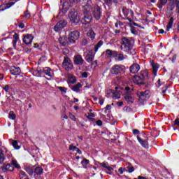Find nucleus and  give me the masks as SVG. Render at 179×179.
Returning <instances> with one entry per match:
<instances>
[{
  "label": "nucleus",
  "mask_w": 179,
  "mask_h": 179,
  "mask_svg": "<svg viewBox=\"0 0 179 179\" xmlns=\"http://www.w3.org/2000/svg\"><path fill=\"white\" fill-rule=\"evenodd\" d=\"M133 134L134 135H138V134H139V130H138V129H133Z\"/></svg>",
  "instance_id": "bf43d9fd"
},
{
  "label": "nucleus",
  "mask_w": 179,
  "mask_h": 179,
  "mask_svg": "<svg viewBox=\"0 0 179 179\" xmlns=\"http://www.w3.org/2000/svg\"><path fill=\"white\" fill-rule=\"evenodd\" d=\"M24 17H26V19H30V13H29V10H26L24 13Z\"/></svg>",
  "instance_id": "79ce46f5"
},
{
  "label": "nucleus",
  "mask_w": 179,
  "mask_h": 179,
  "mask_svg": "<svg viewBox=\"0 0 179 179\" xmlns=\"http://www.w3.org/2000/svg\"><path fill=\"white\" fill-rule=\"evenodd\" d=\"M88 115H90V117H95V116H96V115H94V113H88Z\"/></svg>",
  "instance_id": "338daca9"
},
{
  "label": "nucleus",
  "mask_w": 179,
  "mask_h": 179,
  "mask_svg": "<svg viewBox=\"0 0 179 179\" xmlns=\"http://www.w3.org/2000/svg\"><path fill=\"white\" fill-rule=\"evenodd\" d=\"M106 5L108 6H110V5H113V3H115V0H103Z\"/></svg>",
  "instance_id": "c9c22d12"
},
{
  "label": "nucleus",
  "mask_w": 179,
  "mask_h": 179,
  "mask_svg": "<svg viewBox=\"0 0 179 179\" xmlns=\"http://www.w3.org/2000/svg\"><path fill=\"white\" fill-rule=\"evenodd\" d=\"M20 179H29L26 173L23 171H20Z\"/></svg>",
  "instance_id": "473e14b6"
},
{
  "label": "nucleus",
  "mask_w": 179,
  "mask_h": 179,
  "mask_svg": "<svg viewBox=\"0 0 179 179\" xmlns=\"http://www.w3.org/2000/svg\"><path fill=\"white\" fill-rule=\"evenodd\" d=\"M71 3H78V2H80V0H69Z\"/></svg>",
  "instance_id": "6e6d98bb"
},
{
  "label": "nucleus",
  "mask_w": 179,
  "mask_h": 179,
  "mask_svg": "<svg viewBox=\"0 0 179 179\" xmlns=\"http://www.w3.org/2000/svg\"><path fill=\"white\" fill-rule=\"evenodd\" d=\"M110 73L112 75H121V73H124V69L119 65H115L110 69Z\"/></svg>",
  "instance_id": "9d476101"
},
{
  "label": "nucleus",
  "mask_w": 179,
  "mask_h": 179,
  "mask_svg": "<svg viewBox=\"0 0 179 179\" xmlns=\"http://www.w3.org/2000/svg\"><path fill=\"white\" fill-rule=\"evenodd\" d=\"M83 17L81 19L83 24H89L93 20V16L92 15V6L87 4L84 6L83 10Z\"/></svg>",
  "instance_id": "f257e3e1"
},
{
  "label": "nucleus",
  "mask_w": 179,
  "mask_h": 179,
  "mask_svg": "<svg viewBox=\"0 0 179 179\" xmlns=\"http://www.w3.org/2000/svg\"><path fill=\"white\" fill-rule=\"evenodd\" d=\"M152 73L156 76V75H157V69H159V66H157V64L152 63Z\"/></svg>",
  "instance_id": "a878e982"
},
{
  "label": "nucleus",
  "mask_w": 179,
  "mask_h": 179,
  "mask_svg": "<svg viewBox=\"0 0 179 179\" xmlns=\"http://www.w3.org/2000/svg\"><path fill=\"white\" fill-rule=\"evenodd\" d=\"M96 125L101 127V125H103V122L101 120L96 121Z\"/></svg>",
  "instance_id": "4d7b16f0"
},
{
  "label": "nucleus",
  "mask_w": 179,
  "mask_h": 179,
  "mask_svg": "<svg viewBox=\"0 0 179 179\" xmlns=\"http://www.w3.org/2000/svg\"><path fill=\"white\" fill-rule=\"evenodd\" d=\"M87 43H88L87 39L84 38L82 41L81 45H86L87 44Z\"/></svg>",
  "instance_id": "09e8293b"
},
{
  "label": "nucleus",
  "mask_w": 179,
  "mask_h": 179,
  "mask_svg": "<svg viewBox=\"0 0 179 179\" xmlns=\"http://www.w3.org/2000/svg\"><path fill=\"white\" fill-rule=\"evenodd\" d=\"M1 170L4 173H6V171H13V170H15V168L13 167V165H10V164H3L1 166Z\"/></svg>",
  "instance_id": "2eb2a0df"
},
{
  "label": "nucleus",
  "mask_w": 179,
  "mask_h": 179,
  "mask_svg": "<svg viewBox=\"0 0 179 179\" xmlns=\"http://www.w3.org/2000/svg\"><path fill=\"white\" fill-rule=\"evenodd\" d=\"M13 38L15 41H18L19 40V34L15 33V34L13 35Z\"/></svg>",
  "instance_id": "8fccbe9b"
},
{
  "label": "nucleus",
  "mask_w": 179,
  "mask_h": 179,
  "mask_svg": "<svg viewBox=\"0 0 179 179\" xmlns=\"http://www.w3.org/2000/svg\"><path fill=\"white\" fill-rule=\"evenodd\" d=\"M167 1L168 0H159V3L157 4V7L159 9H162L163 8V6H164V5H166V3H167Z\"/></svg>",
  "instance_id": "2f4dec72"
},
{
  "label": "nucleus",
  "mask_w": 179,
  "mask_h": 179,
  "mask_svg": "<svg viewBox=\"0 0 179 179\" xmlns=\"http://www.w3.org/2000/svg\"><path fill=\"white\" fill-rule=\"evenodd\" d=\"M103 103H104V99H99V104H101V106H102Z\"/></svg>",
  "instance_id": "774afa93"
},
{
  "label": "nucleus",
  "mask_w": 179,
  "mask_h": 179,
  "mask_svg": "<svg viewBox=\"0 0 179 179\" xmlns=\"http://www.w3.org/2000/svg\"><path fill=\"white\" fill-rule=\"evenodd\" d=\"M43 73H45L50 78H52V73H51V68L45 67L43 69Z\"/></svg>",
  "instance_id": "5701e85b"
},
{
  "label": "nucleus",
  "mask_w": 179,
  "mask_h": 179,
  "mask_svg": "<svg viewBox=\"0 0 179 179\" xmlns=\"http://www.w3.org/2000/svg\"><path fill=\"white\" fill-rule=\"evenodd\" d=\"M82 76L83 78H87V73L86 72L83 73Z\"/></svg>",
  "instance_id": "e2e57ef3"
},
{
  "label": "nucleus",
  "mask_w": 179,
  "mask_h": 179,
  "mask_svg": "<svg viewBox=\"0 0 179 179\" xmlns=\"http://www.w3.org/2000/svg\"><path fill=\"white\" fill-rule=\"evenodd\" d=\"M87 37H89L90 38H91V40H94L95 37H96V34L94 33V31H93V29H90L87 34Z\"/></svg>",
  "instance_id": "4be33fe9"
},
{
  "label": "nucleus",
  "mask_w": 179,
  "mask_h": 179,
  "mask_svg": "<svg viewBox=\"0 0 179 179\" xmlns=\"http://www.w3.org/2000/svg\"><path fill=\"white\" fill-rule=\"evenodd\" d=\"M59 89L60 90V92H64V93H66V91H65V90H64V87H59Z\"/></svg>",
  "instance_id": "69168bd1"
},
{
  "label": "nucleus",
  "mask_w": 179,
  "mask_h": 179,
  "mask_svg": "<svg viewBox=\"0 0 179 179\" xmlns=\"http://www.w3.org/2000/svg\"><path fill=\"white\" fill-rule=\"evenodd\" d=\"M76 152L78 153V155H82V150H80V149H79L78 148H77L76 149Z\"/></svg>",
  "instance_id": "052dcab7"
},
{
  "label": "nucleus",
  "mask_w": 179,
  "mask_h": 179,
  "mask_svg": "<svg viewBox=\"0 0 179 179\" xmlns=\"http://www.w3.org/2000/svg\"><path fill=\"white\" fill-rule=\"evenodd\" d=\"M138 101L141 104H143V102L146 101L150 97V92L145 90L144 92H138L136 93Z\"/></svg>",
  "instance_id": "39448f33"
},
{
  "label": "nucleus",
  "mask_w": 179,
  "mask_h": 179,
  "mask_svg": "<svg viewBox=\"0 0 179 179\" xmlns=\"http://www.w3.org/2000/svg\"><path fill=\"white\" fill-rule=\"evenodd\" d=\"M27 173H28V174L29 176H33V173H34V169L31 166H27L26 169H25Z\"/></svg>",
  "instance_id": "c85d7f7f"
},
{
  "label": "nucleus",
  "mask_w": 179,
  "mask_h": 179,
  "mask_svg": "<svg viewBox=\"0 0 179 179\" xmlns=\"http://www.w3.org/2000/svg\"><path fill=\"white\" fill-rule=\"evenodd\" d=\"M66 24H68V22L65 20L59 21L56 24V26L54 27L55 31H61L62 29H65V27H66Z\"/></svg>",
  "instance_id": "1a4fd4ad"
},
{
  "label": "nucleus",
  "mask_w": 179,
  "mask_h": 179,
  "mask_svg": "<svg viewBox=\"0 0 179 179\" xmlns=\"http://www.w3.org/2000/svg\"><path fill=\"white\" fill-rule=\"evenodd\" d=\"M124 99L129 104H132L134 103V98L131 95V92H127V94L124 95Z\"/></svg>",
  "instance_id": "6ab92c4d"
},
{
  "label": "nucleus",
  "mask_w": 179,
  "mask_h": 179,
  "mask_svg": "<svg viewBox=\"0 0 179 179\" xmlns=\"http://www.w3.org/2000/svg\"><path fill=\"white\" fill-rule=\"evenodd\" d=\"M12 145H13L14 148H15L17 150L20 149V146H19V145L17 144V141H12Z\"/></svg>",
  "instance_id": "4c0bfd02"
},
{
  "label": "nucleus",
  "mask_w": 179,
  "mask_h": 179,
  "mask_svg": "<svg viewBox=\"0 0 179 179\" xmlns=\"http://www.w3.org/2000/svg\"><path fill=\"white\" fill-rule=\"evenodd\" d=\"M69 87L71 89V90H73V92L78 93V92H80V87H82V84H80V83H78L76 85L69 86Z\"/></svg>",
  "instance_id": "a211bd4d"
},
{
  "label": "nucleus",
  "mask_w": 179,
  "mask_h": 179,
  "mask_svg": "<svg viewBox=\"0 0 179 179\" xmlns=\"http://www.w3.org/2000/svg\"><path fill=\"white\" fill-rule=\"evenodd\" d=\"M69 41V39H68V37H66V36L60 37L59 38V43L63 46H65L67 44H69V41Z\"/></svg>",
  "instance_id": "aec40b11"
},
{
  "label": "nucleus",
  "mask_w": 179,
  "mask_h": 179,
  "mask_svg": "<svg viewBox=\"0 0 179 179\" xmlns=\"http://www.w3.org/2000/svg\"><path fill=\"white\" fill-rule=\"evenodd\" d=\"M169 6H170V10L171 12L174 10V8H176V4L174 3H171L169 4Z\"/></svg>",
  "instance_id": "a18cd8bd"
},
{
  "label": "nucleus",
  "mask_w": 179,
  "mask_h": 179,
  "mask_svg": "<svg viewBox=\"0 0 179 179\" xmlns=\"http://www.w3.org/2000/svg\"><path fill=\"white\" fill-rule=\"evenodd\" d=\"M5 162V155L3 154V150L0 148V164H2Z\"/></svg>",
  "instance_id": "cd10ccee"
},
{
  "label": "nucleus",
  "mask_w": 179,
  "mask_h": 179,
  "mask_svg": "<svg viewBox=\"0 0 179 179\" xmlns=\"http://www.w3.org/2000/svg\"><path fill=\"white\" fill-rule=\"evenodd\" d=\"M174 22V17H171L169 20L168 25L166 27V31H169L171 27H173V23Z\"/></svg>",
  "instance_id": "393cba45"
},
{
  "label": "nucleus",
  "mask_w": 179,
  "mask_h": 179,
  "mask_svg": "<svg viewBox=\"0 0 179 179\" xmlns=\"http://www.w3.org/2000/svg\"><path fill=\"white\" fill-rule=\"evenodd\" d=\"M31 41H33V36L27 34L24 36L23 43L25 44H31Z\"/></svg>",
  "instance_id": "f3484780"
},
{
  "label": "nucleus",
  "mask_w": 179,
  "mask_h": 179,
  "mask_svg": "<svg viewBox=\"0 0 179 179\" xmlns=\"http://www.w3.org/2000/svg\"><path fill=\"white\" fill-rule=\"evenodd\" d=\"M3 90H5V92H9V85H5L4 87H3Z\"/></svg>",
  "instance_id": "864d4df0"
},
{
  "label": "nucleus",
  "mask_w": 179,
  "mask_h": 179,
  "mask_svg": "<svg viewBox=\"0 0 179 179\" xmlns=\"http://www.w3.org/2000/svg\"><path fill=\"white\" fill-rule=\"evenodd\" d=\"M9 116H10V118H11V120H16V115L13 113V111L10 112Z\"/></svg>",
  "instance_id": "ea45409f"
},
{
  "label": "nucleus",
  "mask_w": 179,
  "mask_h": 179,
  "mask_svg": "<svg viewBox=\"0 0 179 179\" xmlns=\"http://www.w3.org/2000/svg\"><path fill=\"white\" fill-rule=\"evenodd\" d=\"M11 166H13V167H15V169H21L20 165H19L16 159H13L11 161Z\"/></svg>",
  "instance_id": "bb28decb"
},
{
  "label": "nucleus",
  "mask_w": 179,
  "mask_h": 179,
  "mask_svg": "<svg viewBox=\"0 0 179 179\" xmlns=\"http://www.w3.org/2000/svg\"><path fill=\"white\" fill-rule=\"evenodd\" d=\"M129 173H134L135 168L134 166H127Z\"/></svg>",
  "instance_id": "c03bdc74"
},
{
  "label": "nucleus",
  "mask_w": 179,
  "mask_h": 179,
  "mask_svg": "<svg viewBox=\"0 0 179 179\" xmlns=\"http://www.w3.org/2000/svg\"><path fill=\"white\" fill-rule=\"evenodd\" d=\"M129 69L131 73H138L139 69H141V66L138 63H134L130 66Z\"/></svg>",
  "instance_id": "ddd939ff"
},
{
  "label": "nucleus",
  "mask_w": 179,
  "mask_h": 179,
  "mask_svg": "<svg viewBox=\"0 0 179 179\" xmlns=\"http://www.w3.org/2000/svg\"><path fill=\"white\" fill-rule=\"evenodd\" d=\"M18 27H19L20 29H24V24H23L22 22H19V23H18Z\"/></svg>",
  "instance_id": "5fc2aeb1"
},
{
  "label": "nucleus",
  "mask_w": 179,
  "mask_h": 179,
  "mask_svg": "<svg viewBox=\"0 0 179 179\" xmlns=\"http://www.w3.org/2000/svg\"><path fill=\"white\" fill-rule=\"evenodd\" d=\"M43 73H44L43 70H35L34 71V75H35V76H41V75H43Z\"/></svg>",
  "instance_id": "72a5a7b5"
},
{
  "label": "nucleus",
  "mask_w": 179,
  "mask_h": 179,
  "mask_svg": "<svg viewBox=\"0 0 179 179\" xmlns=\"http://www.w3.org/2000/svg\"><path fill=\"white\" fill-rule=\"evenodd\" d=\"M117 57H118V61H124V59L125 58L124 57V54H118Z\"/></svg>",
  "instance_id": "37998d69"
},
{
  "label": "nucleus",
  "mask_w": 179,
  "mask_h": 179,
  "mask_svg": "<svg viewBox=\"0 0 179 179\" xmlns=\"http://www.w3.org/2000/svg\"><path fill=\"white\" fill-rule=\"evenodd\" d=\"M79 37H80V33L79 31L76 30L71 31L68 36L69 43L71 44L76 43V40H79Z\"/></svg>",
  "instance_id": "0eeeda50"
},
{
  "label": "nucleus",
  "mask_w": 179,
  "mask_h": 179,
  "mask_svg": "<svg viewBox=\"0 0 179 179\" xmlns=\"http://www.w3.org/2000/svg\"><path fill=\"white\" fill-rule=\"evenodd\" d=\"M148 71L145 70L141 72L140 76H134V81L138 86H143V87H148V84L145 82V76L148 78Z\"/></svg>",
  "instance_id": "f03ea898"
},
{
  "label": "nucleus",
  "mask_w": 179,
  "mask_h": 179,
  "mask_svg": "<svg viewBox=\"0 0 179 179\" xmlns=\"http://www.w3.org/2000/svg\"><path fill=\"white\" fill-rule=\"evenodd\" d=\"M99 165L101 166L102 167H103V169H107L108 166L107 164L102 162V163H99Z\"/></svg>",
  "instance_id": "603ef678"
},
{
  "label": "nucleus",
  "mask_w": 179,
  "mask_h": 179,
  "mask_svg": "<svg viewBox=\"0 0 179 179\" xmlns=\"http://www.w3.org/2000/svg\"><path fill=\"white\" fill-rule=\"evenodd\" d=\"M132 41L128 39L127 37H123L122 38L121 50L126 51V52H129V51L132 50Z\"/></svg>",
  "instance_id": "20e7f679"
},
{
  "label": "nucleus",
  "mask_w": 179,
  "mask_h": 179,
  "mask_svg": "<svg viewBox=\"0 0 179 179\" xmlns=\"http://www.w3.org/2000/svg\"><path fill=\"white\" fill-rule=\"evenodd\" d=\"M116 92H114V90H111V93L115 96L116 99H120L121 97V91L118 90L120 88L118 87H115Z\"/></svg>",
  "instance_id": "412c9836"
},
{
  "label": "nucleus",
  "mask_w": 179,
  "mask_h": 179,
  "mask_svg": "<svg viewBox=\"0 0 179 179\" xmlns=\"http://www.w3.org/2000/svg\"><path fill=\"white\" fill-rule=\"evenodd\" d=\"M137 139L143 148H145V149H148L149 148V143L148 142V138H143L142 137L137 136Z\"/></svg>",
  "instance_id": "9b49d317"
},
{
  "label": "nucleus",
  "mask_w": 179,
  "mask_h": 179,
  "mask_svg": "<svg viewBox=\"0 0 179 179\" xmlns=\"http://www.w3.org/2000/svg\"><path fill=\"white\" fill-rule=\"evenodd\" d=\"M66 5H68V3H64L62 6V11L63 12V13H66L68 12V7H66Z\"/></svg>",
  "instance_id": "f704fd0d"
},
{
  "label": "nucleus",
  "mask_w": 179,
  "mask_h": 179,
  "mask_svg": "<svg viewBox=\"0 0 179 179\" xmlns=\"http://www.w3.org/2000/svg\"><path fill=\"white\" fill-rule=\"evenodd\" d=\"M62 66L66 71H71V69H73V64L69 57H64Z\"/></svg>",
  "instance_id": "6e6552de"
},
{
  "label": "nucleus",
  "mask_w": 179,
  "mask_h": 179,
  "mask_svg": "<svg viewBox=\"0 0 179 179\" xmlns=\"http://www.w3.org/2000/svg\"><path fill=\"white\" fill-rule=\"evenodd\" d=\"M106 169L108 170V171H113V170H114V169H113L111 166H107Z\"/></svg>",
  "instance_id": "0e129e2a"
},
{
  "label": "nucleus",
  "mask_w": 179,
  "mask_h": 179,
  "mask_svg": "<svg viewBox=\"0 0 179 179\" xmlns=\"http://www.w3.org/2000/svg\"><path fill=\"white\" fill-rule=\"evenodd\" d=\"M10 72L11 75L17 76L20 75L22 70H20V68L13 66L10 68Z\"/></svg>",
  "instance_id": "dca6fc26"
},
{
  "label": "nucleus",
  "mask_w": 179,
  "mask_h": 179,
  "mask_svg": "<svg viewBox=\"0 0 179 179\" xmlns=\"http://www.w3.org/2000/svg\"><path fill=\"white\" fill-rule=\"evenodd\" d=\"M69 18L70 19V23L73 26H76L79 22H80V17L78 13V10L75 8H71L69 13Z\"/></svg>",
  "instance_id": "7ed1b4c3"
},
{
  "label": "nucleus",
  "mask_w": 179,
  "mask_h": 179,
  "mask_svg": "<svg viewBox=\"0 0 179 179\" xmlns=\"http://www.w3.org/2000/svg\"><path fill=\"white\" fill-rule=\"evenodd\" d=\"M125 90H126L125 94H127L128 93H131V92H129V90H131V88L129 87H126Z\"/></svg>",
  "instance_id": "13d9d810"
},
{
  "label": "nucleus",
  "mask_w": 179,
  "mask_h": 179,
  "mask_svg": "<svg viewBox=\"0 0 179 179\" xmlns=\"http://www.w3.org/2000/svg\"><path fill=\"white\" fill-rule=\"evenodd\" d=\"M94 59V54L93 53V50H91L85 56V61H87L89 64H91V62H93Z\"/></svg>",
  "instance_id": "4468645a"
},
{
  "label": "nucleus",
  "mask_w": 179,
  "mask_h": 179,
  "mask_svg": "<svg viewBox=\"0 0 179 179\" xmlns=\"http://www.w3.org/2000/svg\"><path fill=\"white\" fill-rule=\"evenodd\" d=\"M101 10L102 8L99 6L92 7L91 12L92 13L93 17L94 18L95 20H100L101 19L103 13Z\"/></svg>",
  "instance_id": "423d86ee"
},
{
  "label": "nucleus",
  "mask_w": 179,
  "mask_h": 179,
  "mask_svg": "<svg viewBox=\"0 0 179 179\" xmlns=\"http://www.w3.org/2000/svg\"><path fill=\"white\" fill-rule=\"evenodd\" d=\"M106 53L108 58H111V57H113V50L108 49L106 50Z\"/></svg>",
  "instance_id": "58836bf2"
},
{
  "label": "nucleus",
  "mask_w": 179,
  "mask_h": 179,
  "mask_svg": "<svg viewBox=\"0 0 179 179\" xmlns=\"http://www.w3.org/2000/svg\"><path fill=\"white\" fill-rule=\"evenodd\" d=\"M122 104H124V102H122V101L117 102V105L118 106V107H121V106H122Z\"/></svg>",
  "instance_id": "680f3d73"
},
{
  "label": "nucleus",
  "mask_w": 179,
  "mask_h": 179,
  "mask_svg": "<svg viewBox=\"0 0 179 179\" xmlns=\"http://www.w3.org/2000/svg\"><path fill=\"white\" fill-rule=\"evenodd\" d=\"M13 5H15V3L10 2L8 3L3 4L2 6V7L3 8H2V10H5V9H9V8H10V6H13Z\"/></svg>",
  "instance_id": "7c9ffc66"
},
{
  "label": "nucleus",
  "mask_w": 179,
  "mask_h": 179,
  "mask_svg": "<svg viewBox=\"0 0 179 179\" xmlns=\"http://www.w3.org/2000/svg\"><path fill=\"white\" fill-rule=\"evenodd\" d=\"M81 164L83 165V167H85V169H86V166H87V164H89V159H87L85 158L81 162Z\"/></svg>",
  "instance_id": "e433bc0d"
},
{
  "label": "nucleus",
  "mask_w": 179,
  "mask_h": 179,
  "mask_svg": "<svg viewBox=\"0 0 179 179\" xmlns=\"http://www.w3.org/2000/svg\"><path fill=\"white\" fill-rule=\"evenodd\" d=\"M85 60L82 58V55H77L74 56V64L76 65H83Z\"/></svg>",
  "instance_id": "f8f14e48"
},
{
  "label": "nucleus",
  "mask_w": 179,
  "mask_h": 179,
  "mask_svg": "<svg viewBox=\"0 0 179 179\" xmlns=\"http://www.w3.org/2000/svg\"><path fill=\"white\" fill-rule=\"evenodd\" d=\"M131 31L132 34H138V31H136V28H135V27H131Z\"/></svg>",
  "instance_id": "a19ab883"
},
{
  "label": "nucleus",
  "mask_w": 179,
  "mask_h": 179,
  "mask_svg": "<svg viewBox=\"0 0 179 179\" xmlns=\"http://www.w3.org/2000/svg\"><path fill=\"white\" fill-rule=\"evenodd\" d=\"M44 171V170L43 169V168L38 166L34 169V173H35V174H36V176H41V174H43V172Z\"/></svg>",
  "instance_id": "b1692460"
},
{
  "label": "nucleus",
  "mask_w": 179,
  "mask_h": 179,
  "mask_svg": "<svg viewBox=\"0 0 179 179\" xmlns=\"http://www.w3.org/2000/svg\"><path fill=\"white\" fill-rule=\"evenodd\" d=\"M78 147L74 146L73 144H71L69 146V150H76Z\"/></svg>",
  "instance_id": "de8ad7c7"
},
{
  "label": "nucleus",
  "mask_w": 179,
  "mask_h": 179,
  "mask_svg": "<svg viewBox=\"0 0 179 179\" xmlns=\"http://www.w3.org/2000/svg\"><path fill=\"white\" fill-rule=\"evenodd\" d=\"M112 57H113L114 58L118 57V52L112 51Z\"/></svg>",
  "instance_id": "49530a36"
},
{
  "label": "nucleus",
  "mask_w": 179,
  "mask_h": 179,
  "mask_svg": "<svg viewBox=\"0 0 179 179\" xmlns=\"http://www.w3.org/2000/svg\"><path fill=\"white\" fill-rule=\"evenodd\" d=\"M118 171L120 174H124V171H125V168H122V167H120L119 169H118Z\"/></svg>",
  "instance_id": "3c124183"
},
{
  "label": "nucleus",
  "mask_w": 179,
  "mask_h": 179,
  "mask_svg": "<svg viewBox=\"0 0 179 179\" xmlns=\"http://www.w3.org/2000/svg\"><path fill=\"white\" fill-rule=\"evenodd\" d=\"M101 45H103V41H99L94 48V52H97V51L99 50V48H100Z\"/></svg>",
  "instance_id": "c756f323"
}]
</instances>
